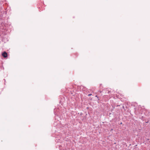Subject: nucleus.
<instances>
[{"label": "nucleus", "instance_id": "obj_1", "mask_svg": "<svg viewBox=\"0 0 150 150\" xmlns=\"http://www.w3.org/2000/svg\"><path fill=\"white\" fill-rule=\"evenodd\" d=\"M2 56L6 58L7 57V53L5 52H4L2 54Z\"/></svg>", "mask_w": 150, "mask_h": 150}, {"label": "nucleus", "instance_id": "obj_2", "mask_svg": "<svg viewBox=\"0 0 150 150\" xmlns=\"http://www.w3.org/2000/svg\"><path fill=\"white\" fill-rule=\"evenodd\" d=\"M91 95H92V94H89L88 95V96H91Z\"/></svg>", "mask_w": 150, "mask_h": 150}, {"label": "nucleus", "instance_id": "obj_3", "mask_svg": "<svg viewBox=\"0 0 150 150\" xmlns=\"http://www.w3.org/2000/svg\"><path fill=\"white\" fill-rule=\"evenodd\" d=\"M96 97H97V98H98V100H99V99L98 98V97L97 96H96Z\"/></svg>", "mask_w": 150, "mask_h": 150}]
</instances>
